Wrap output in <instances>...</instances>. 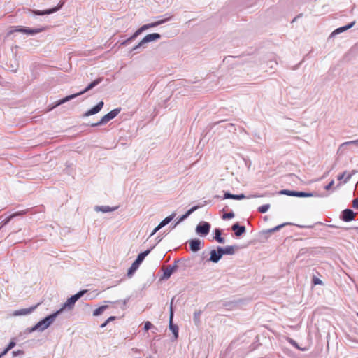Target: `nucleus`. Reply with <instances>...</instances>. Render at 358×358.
<instances>
[{
	"label": "nucleus",
	"instance_id": "35",
	"mask_svg": "<svg viewBox=\"0 0 358 358\" xmlns=\"http://www.w3.org/2000/svg\"><path fill=\"white\" fill-rule=\"evenodd\" d=\"M152 327V324L150 322L148 321L144 324V329L145 331L149 330Z\"/></svg>",
	"mask_w": 358,
	"mask_h": 358
},
{
	"label": "nucleus",
	"instance_id": "12",
	"mask_svg": "<svg viewBox=\"0 0 358 358\" xmlns=\"http://www.w3.org/2000/svg\"><path fill=\"white\" fill-rule=\"evenodd\" d=\"M356 215L352 210L346 208L341 213L339 217L343 222H349L355 220Z\"/></svg>",
	"mask_w": 358,
	"mask_h": 358
},
{
	"label": "nucleus",
	"instance_id": "36",
	"mask_svg": "<svg viewBox=\"0 0 358 358\" xmlns=\"http://www.w3.org/2000/svg\"><path fill=\"white\" fill-rule=\"evenodd\" d=\"M352 206L355 209H358V198L352 200Z\"/></svg>",
	"mask_w": 358,
	"mask_h": 358
},
{
	"label": "nucleus",
	"instance_id": "18",
	"mask_svg": "<svg viewBox=\"0 0 358 358\" xmlns=\"http://www.w3.org/2000/svg\"><path fill=\"white\" fill-rule=\"evenodd\" d=\"M202 206H194L192 207L190 209H189L184 215L180 216L179 218H178V220L175 222V226H177L178 224H180L181 222L187 219L192 213H194L195 210L199 209Z\"/></svg>",
	"mask_w": 358,
	"mask_h": 358
},
{
	"label": "nucleus",
	"instance_id": "28",
	"mask_svg": "<svg viewBox=\"0 0 358 358\" xmlns=\"http://www.w3.org/2000/svg\"><path fill=\"white\" fill-rule=\"evenodd\" d=\"M202 314V311L201 310H196L194 313V316H193V320L195 323L196 325H199L200 324V317Z\"/></svg>",
	"mask_w": 358,
	"mask_h": 358
},
{
	"label": "nucleus",
	"instance_id": "15",
	"mask_svg": "<svg viewBox=\"0 0 358 358\" xmlns=\"http://www.w3.org/2000/svg\"><path fill=\"white\" fill-rule=\"evenodd\" d=\"M28 212V209H26V210H21V211H18V212H16V213H13L12 215H9L8 217H6L3 220L1 221V222L0 223V229L4 227L5 225H6L13 218L17 217V216H20V215H24L25 214H27Z\"/></svg>",
	"mask_w": 358,
	"mask_h": 358
},
{
	"label": "nucleus",
	"instance_id": "44",
	"mask_svg": "<svg viewBox=\"0 0 358 358\" xmlns=\"http://www.w3.org/2000/svg\"><path fill=\"white\" fill-rule=\"evenodd\" d=\"M116 319V317L115 316H110V317H108L106 321V323H108L111 321H114Z\"/></svg>",
	"mask_w": 358,
	"mask_h": 358
},
{
	"label": "nucleus",
	"instance_id": "49",
	"mask_svg": "<svg viewBox=\"0 0 358 358\" xmlns=\"http://www.w3.org/2000/svg\"><path fill=\"white\" fill-rule=\"evenodd\" d=\"M108 323H106V321L105 322H103V324H101L100 327L101 328H104L106 325H107Z\"/></svg>",
	"mask_w": 358,
	"mask_h": 358
},
{
	"label": "nucleus",
	"instance_id": "14",
	"mask_svg": "<svg viewBox=\"0 0 358 358\" xmlns=\"http://www.w3.org/2000/svg\"><path fill=\"white\" fill-rule=\"evenodd\" d=\"M43 30V29H31L23 28L20 26H17V27H15L13 30L10 31L9 34H12L15 31H18V32H22V33L29 34H38V33L42 31Z\"/></svg>",
	"mask_w": 358,
	"mask_h": 358
},
{
	"label": "nucleus",
	"instance_id": "51",
	"mask_svg": "<svg viewBox=\"0 0 358 358\" xmlns=\"http://www.w3.org/2000/svg\"><path fill=\"white\" fill-rule=\"evenodd\" d=\"M93 298H94L93 296H87L85 298V299H86V300H92V299H93Z\"/></svg>",
	"mask_w": 358,
	"mask_h": 358
},
{
	"label": "nucleus",
	"instance_id": "32",
	"mask_svg": "<svg viewBox=\"0 0 358 358\" xmlns=\"http://www.w3.org/2000/svg\"><path fill=\"white\" fill-rule=\"evenodd\" d=\"M234 213L233 211H231L229 213H224L223 215H222V219L224 220H229V219H231L234 217Z\"/></svg>",
	"mask_w": 358,
	"mask_h": 358
},
{
	"label": "nucleus",
	"instance_id": "24",
	"mask_svg": "<svg viewBox=\"0 0 358 358\" xmlns=\"http://www.w3.org/2000/svg\"><path fill=\"white\" fill-rule=\"evenodd\" d=\"M160 37H161L160 34H159L157 33L150 34L146 35L142 39V43H146L148 42H151V41H153L160 38Z\"/></svg>",
	"mask_w": 358,
	"mask_h": 358
},
{
	"label": "nucleus",
	"instance_id": "17",
	"mask_svg": "<svg viewBox=\"0 0 358 358\" xmlns=\"http://www.w3.org/2000/svg\"><path fill=\"white\" fill-rule=\"evenodd\" d=\"M38 305H39V303H38L35 306H31L29 308H25L17 310L14 311L13 315L14 316L29 315V314L31 313L38 306Z\"/></svg>",
	"mask_w": 358,
	"mask_h": 358
},
{
	"label": "nucleus",
	"instance_id": "25",
	"mask_svg": "<svg viewBox=\"0 0 358 358\" xmlns=\"http://www.w3.org/2000/svg\"><path fill=\"white\" fill-rule=\"evenodd\" d=\"M62 6V3L59 5L57 7H55L52 9H48V10H43V11H40V10H34V13L35 15H47V14H51L54 12H56L57 10H58Z\"/></svg>",
	"mask_w": 358,
	"mask_h": 358
},
{
	"label": "nucleus",
	"instance_id": "1",
	"mask_svg": "<svg viewBox=\"0 0 358 358\" xmlns=\"http://www.w3.org/2000/svg\"><path fill=\"white\" fill-rule=\"evenodd\" d=\"M155 246L150 248V249H148L141 253L138 254L137 256V258L136 260L132 263L130 268L128 269L127 271V275L129 277H131L133 275L134 272L138 269L140 264L142 263V262L144 260L145 257L151 252V250L154 248Z\"/></svg>",
	"mask_w": 358,
	"mask_h": 358
},
{
	"label": "nucleus",
	"instance_id": "23",
	"mask_svg": "<svg viewBox=\"0 0 358 358\" xmlns=\"http://www.w3.org/2000/svg\"><path fill=\"white\" fill-rule=\"evenodd\" d=\"M118 208V206L110 207L108 206H96L94 210L97 212L109 213L115 211Z\"/></svg>",
	"mask_w": 358,
	"mask_h": 358
},
{
	"label": "nucleus",
	"instance_id": "13",
	"mask_svg": "<svg viewBox=\"0 0 358 358\" xmlns=\"http://www.w3.org/2000/svg\"><path fill=\"white\" fill-rule=\"evenodd\" d=\"M222 257L220 246H217V249H213L210 252V257L208 259V262L213 263H217Z\"/></svg>",
	"mask_w": 358,
	"mask_h": 358
},
{
	"label": "nucleus",
	"instance_id": "29",
	"mask_svg": "<svg viewBox=\"0 0 358 358\" xmlns=\"http://www.w3.org/2000/svg\"><path fill=\"white\" fill-rule=\"evenodd\" d=\"M108 308V306H99V308H96L94 312H93V315L94 316H99L101 314L103 313V312L107 309Z\"/></svg>",
	"mask_w": 358,
	"mask_h": 358
},
{
	"label": "nucleus",
	"instance_id": "55",
	"mask_svg": "<svg viewBox=\"0 0 358 358\" xmlns=\"http://www.w3.org/2000/svg\"><path fill=\"white\" fill-rule=\"evenodd\" d=\"M146 358H154V357H152V356H149V357H146Z\"/></svg>",
	"mask_w": 358,
	"mask_h": 358
},
{
	"label": "nucleus",
	"instance_id": "50",
	"mask_svg": "<svg viewBox=\"0 0 358 358\" xmlns=\"http://www.w3.org/2000/svg\"><path fill=\"white\" fill-rule=\"evenodd\" d=\"M25 332H26V333H28V334L32 333V331L30 330V327H29V328L26 329Z\"/></svg>",
	"mask_w": 358,
	"mask_h": 358
},
{
	"label": "nucleus",
	"instance_id": "34",
	"mask_svg": "<svg viewBox=\"0 0 358 358\" xmlns=\"http://www.w3.org/2000/svg\"><path fill=\"white\" fill-rule=\"evenodd\" d=\"M287 224H292L291 223H288V222H285V223L279 224V225L273 227V231H278L279 229L282 228L284 226L287 225Z\"/></svg>",
	"mask_w": 358,
	"mask_h": 358
},
{
	"label": "nucleus",
	"instance_id": "8",
	"mask_svg": "<svg viewBox=\"0 0 358 358\" xmlns=\"http://www.w3.org/2000/svg\"><path fill=\"white\" fill-rule=\"evenodd\" d=\"M266 195V194H251V195H249V196H245V194H233L230 192H225L224 194V196H223V199H235V200H241V199H251V198H259V197H263V196H265Z\"/></svg>",
	"mask_w": 358,
	"mask_h": 358
},
{
	"label": "nucleus",
	"instance_id": "41",
	"mask_svg": "<svg viewBox=\"0 0 358 358\" xmlns=\"http://www.w3.org/2000/svg\"><path fill=\"white\" fill-rule=\"evenodd\" d=\"M12 353H13V355L14 357H15V356L19 355H23L24 354V351L19 350H17V351H13Z\"/></svg>",
	"mask_w": 358,
	"mask_h": 358
},
{
	"label": "nucleus",
	"instance_id": "27",
	"mask_svg": "<svg viewBox=\"0 0 358 358\" xmlns=\"http://www.w3.org/2000/svg\"><path fill=\"white\" fill-rule=\"evenodd\" d=\"M176 213H173L172 214H171L169 216L165 217L162 221L160 222V223L159 224V227H164V226L167 225L169 223H170L173 220V218L176 217Z\"/></svg>",
	"mask_w": 358,
	"mask_h": 358
},
{
	"label": "nucleus",
	"instance_id": "46",
	"mask_svg": "<svg viewBox=\"0 0 358 358\" xmlns=\"http://www.w3.org/2000/svg\"><path fill=\"white\" fill-rule=\"evenodd\" d=\"M8 351H9V350H8L7 348H6L3 350V351L0 354L1 357L2 356L5 355L8 352Z\"/></svg>",
	"mask_w": 358,
	"mask_h": 358
},
{
	"label": "nucleus",
	"instance_id": "22",
	"mask_svg": "<svg viewBox=\"0 0 358 358\" xmlns=\"http://www.w3.org/2000/svg\"><path fill=\"white\" fill-rule=\"evenodd\" d=\"M103 106V102L100 101L99 103H98L97 105H96L95 106L92 108L90 110H87L84 114V116L87 117V116L92 115L94 114L99 113L102 109Z\"/></svg>",
	"mask_w": 358,
	"mask_h": 358
},
{
	"label": "nucleus",
	"instance_id": "30",
	"mask_svg": "<svg viewBox=\"0 0 358 358\" xmlns=\"http://www.w3.org/2000/svg\"><path fill=\"white\" fill-rule=\"evenodd\" d=\"M270 208V204H264L258 208V211L261 213H265Z\"/></svg>",
	"mask_w": 358,
	"mask_h": 358
},
{
	"label": "nucleus",
	"instance_id": "10",
	"mask_svg": "<svg viewBox=\"0 0 358 358\" xmlns=\"http://www.w3.org/2000/svg\"><path fill=\"white\" fill-rule=\"evenodd\" d=\"M211 225L209 222L201 221L196 227V232L201 236H206L210 232Z\"/></svg>",
	"mask_w": 358,
	"mask_h": 358
},
{
	"label": "nucleus",
	"instance_id": "2",
	"mask_svg": "<svg viewBox=\"0 0 358 358\" xmlns=\"http://www.w3.org/2000/svg\"><path fill=\"white\" fill-rule=\"evenodd\" d=\"M102 81V78H99L96 80H94V81H92L91 83H90L88 85V86L83 91L78 92V93H76V94H71V95H69V96H67L66 97H64V99L59 100L57 104V106H59V105H61L62 103H64L85 92H87V91L90 90L91 89H92L93 87H94L95 86H96L97 85H99L101 82Z\"/></svg>",
	"mask_w": 358,
	"mask_h": 358
},
{
	"label": "nucleus",
	"instance_id": "56",
	"mask_svg": "<svg viewBox=\"0 0 358 358\" xmlns=\"http://www.w3.org/2000/svg\"><path fill=\"white\" fill-rule=\"evenodd\" d=\"M357 316H358V313H357Z\"/></svg>",
	"mask_w": 358,
	"mask_h": 358
},
{
	"label": "nucleus",
	"instance_id": "45",
	"mask_svg": "<svg viewBox=\"0 0 358 358\" xmlns=\"http://www.w3.org/2000/svg\"><path fill=\"white\" fill-rule=\"evenodd\" d=\"M145 43H142V40L138 43V45H136L134 48L133 50H135L138 48H139L143 44H144Z\"/></svg>",
	"mask_w": 358,
	"mask_h": 358
},
{
	"label": "nucleus",
	"instance_id": "7",
	"mask_svg": "<svg viewBox=\"0 0 358 358\" xmlns=\"http://www.w3.org/2000/svg\"><path fill=\"white\" fill-rule=\"evenodd\" d=\"M174 299H175V297H173L171 301V303H170V308H169V329L172 331V333H173V334L174 336V339L176 340L178 338V327L176 324H174L173 323V314H174L173 304Z\"/></svg>",
	"mask_w": 358,
	"mask_h": 358
},
{
	"label": "nucleus",
	"instance_id": "20",
	"mask_svg": "<svg viewBox=\"0 0 358 358\" xmlns=\"http://www.w3.org/2000/svg\"><path fill=\"white\" fill-rule=\"evenodd\" d=\"M356 173V171L353 170L351 172L344 171L342 174L337 176V180H340L342 183H346Z\"/></svg>",
	"mask_w": 358,
	"mask_h": 358
},
{
	"label": "nucleus",
	"instance_id": "4",
	"mask_svg": "<svg viewBox=\"0 0 358 358\" xmlns=\"http://www.w3.org/2000/svg\"><path fill=\"white\" fill-rule=\"evenodd\" d=\"M187 262L185 259H175L173 264L168 265L165 268H163L164 273L162 275V278L167 280L169 279L172 273L176 271L178 268V263L182 264L183 267H186L185 262Z\"/></svg>",
	"mask_w": 358,
	"mask_h": 358
},
{
	"label": "nucleus",
	"instance_id": "19",
	"mask_svg": "<svg viewBox=\"0 0 358 358\" xmlns=\"http://www.w3.org/2000/svg\"><path fill=\"white\" fill-rule=\"evenodd\" d=\"M231 229L234 231V234L237 237L242 236L246 231L245 227L243 225H240L238 222L234 223L231 226Z\"/></svg>",
	"mask_w": 358,
	"mask_h": 358
},
{
	"label": "nucleus",
	"instance_id": "39",
	"mask_svg": "<svg viewBox=\"0 0 358 358\" xmlns=\"http://www.w3.org/2000/svg\"><path fill=\"white\" fill-rule=\"evenodd\" d=\"M30 330L34 332L35 331H40V326L38 323H36L34 327H30Z\"/></svg>",
	"mask_w": 358,
	"mask_h": 358
},
{
	"label": "nucleus",
	"instance_id": "38",
	"mask_svg": "<svg viewBox=\"0 0 358 358\" xmlns=\"http://www.w3.org/2000/svg\"><path fill=\"white\" fill-rule=\"evenodd\" d=\"M162 227H159V225L158 224L152 231V233L150 235V237L154 236L159 230H160Z\"/></svg>",
	"mask_w": 358,
	"mask_h": 358
},
{
	"label": "nucleus",
	"instance_id": "6",
	"mask_svg": "<svg viewBox=\"0 0 358 358\" xmlns=\"http://www.w3.org/2000/svg\"><path fill=\"white\" fill-rule=\"evenodd\" d=\"M164 22H166V20H162L153 22V23L143 25L141 28H139L137 31H136V32L131 37H129L125 41L122 42V45H124V44L127 43L128 42L135 39L143 31H145L149 28L154 27L159 24H161L164 23Z\"/></svg>",
	"mask_w": 358,
	"mask_h": 358
},
{
	"label": "nucleus",
	"instance_id": "5",
	"mask_svg": "<svg viewBox=\"0 0 358 358\" xmlns=\"http://www.w3.org/2000/svg\"><path fill=\"white\" fill-rule=\"evenodd\" d=\"M60 314V311H55V313L46 316L41 320H40L38 324L40 326V331H43L46 329H48L55 320L56 317Z\"/></svg>",
	"mask_w": 358,
	"mask_h": 358
},
{
	"label": "nucleus",
	"instance_id": "43",
	"mask_svg": "<svg viewBox=\"0 0 358 358\" xmlns=\"http://www.w3.org/2000/svg\"><path fill=\"white\" fill-rule=\"evenodd\" d=\"M334 180H331L328 185H327L324 188L325 189L328 190L331 188V187L334 185Z\"/></svg>",
	"mask_w": 358,
	"mask_h": 358
},
{
	"label": "nucleus",
	"instance_id": "26",
	"mask_svg": "<svg viewBox=\"0 0 358 358\" xmlns=\"http://www.w3.org/2000/svg\"><path fill=\"white\" fill-rule=\"evenodd\" d=\"M214 239L219 243H224L225 239L222 236V230L220 229H215L214 230Z\"/></svg>",
	"mask_w": 358,
	"mask_h": 358
},
{
	"label": "nucleus",
	"instance_id": "21",
	"mask_svg": "<svg viewBox=\"0 0 358 358\" xmlns=\"http://www.w3.org/2000/svg\"><path fill=\"white\" fill-rule=\"evenodd\" d=\"M236 249H238V245H227L224 248H222L220 246V250H221L222 256L224 255H232L235 253V250Z\"/></svg>",
	"mask_w": 358,
	"mask_h": 358
},
{
	"label": "nucleus",
	"instance_id": "37",
	"mask_svg": "<svg viewBox=\"0 0 358 358\" xmlns=\"http://www.w3.org/2000/svg\"><path fill=\"white\" fill-rule=\"evenodd\" d=\"M287 341H288V342H289L290 344H292L293 346H294V347H296V348H299L298 345H297V343H296L294 339H292V338H287Z\"/></svg>",
	"mask_w": 358,
	"mask_h": 358
},
{
	"label": "nucleus",
	"instance_id": "33",
	"mask_svg": "<svg viewBox=\"0 0 358 358\" xmlns=\"http://www.w3.org/2000/svg\"><path fill=\"white\" fill-rule=\"evenodd\" d=\"M313 284L314 285H322V281L320 279H319L318 278H317L316 276L313 275Z\"/></svg>",
	"mask_w": 358,
	"mask_h": 358
},
{
	"label": "nucleus",
	"instance_id": "54",
	"mask_svg": "<svg viewBox=\"0 0 358 358\" xmlns=\"http://www.w3.org/2000/svg\"><path fill=\"white\" fill-rule=\"evenodd\" d=\"M176 226H175V224H172V229L175 228Z\"/></svg>",
	"mask_w": 358,
	"mask_h": 358
},
{
	"label": "nucleus",
	"instance_id": "11",
	"mask_svg": "<svg viewBox=\"0 0 358 358\" xmlns=\"http://www.w3.org/2000/svg\"><path fill=\"white\" fill-rule=\"evenodd\" d=\"M119 112H120L119 109H115V110H111L110 112H109L108 113H107L106 115L103 116L99 122L92 124V127H96V126L107 123L110 120L115 117L117 115V114L119 113Z\"/></svg>",
	"mask_w": 358,
	"mask_h": 358
},
{
	"label": "nucleus",
	"instance_id": "42",
	"mask_svg": "<svg viewBox=\"0 0 358 358\" xmlns=\"http://www.w3.org/2000/svg\"><path fill=\"white\" fill-rule=\"evenodd\" d=\"M129 298L128 299H126L122 301V306L121 307L122 309L124 310L126 308V306H127V304L129 301Z\"/></svg>",
	"mask_w": 358,
	"mask_h": 358
},
{
	"label": "nucleus",
	"instance_id": "52",
	"mask_svg": "<svg viewBox=\"0 0 358 358\" xmlns=\"http://www.w3.org/2000/svg\"><path fill=\"white\" fill-rule=\"evenodd\" d=\"M267 232H268V233H273V232H275V231H273V228H272V229H268V230L267 231Z\"/></svg>",
	"mask_w": 358,
	"mask_h": 358
},
{
	"label": "nucleus",
	"instance_id": "40",
	"mask_svg": "<svg viewBox=\"0 0 358 358\" xmlns=\"http://www.w3.org/2000/svg\"><path fill=\"white\" fill-rule=\"evenodd\" d=\"M15 345H16L15 342V341H11L8 343V345H7V347H6V348H7L9 350H10L13 348H14V347L15 346Z\"/></svg>",
	"mask_w": 358,
	"mask_h": 358
},
{
	"label": "nucleus",
	"instance_id": "3",
	"mask_svg": "<svg viewBox=\"0 0 358 358\" xmlns=\"http://www.w3.org/2000/svg\"><path fill=\"white\" fill-rule=\"evenodd\" d=\"M87 290H80L76 294L71 296L66 300V301L64 303H63L62 308L57 311H60L61 313L64 309L72 310L74 307L76 302L82 296H83L85 294L87 293Z\"/></svg>",
	"mask_w": 358,
	"mask_h": 358
},
{
	"label": "nucleus",
	"instance_id": "47",
	"mask_svg": "<svg viewBox=\"0 0 358 358\" xmlns=\"http://www.w3.org/2000/svg\"><path fill=\"white\" fill-rule=\"evenodd\" d=\"M163 237H162L161 236H157L156 237V241H157V243H159L162 240Z\"/></svg>",
	"mask_w": 358,
	"mask_h": 358
},
{
	"label": "nucleus",
	"instance_id": "16",
	"mask_svg": "<svg viewBox=\"0 0 358 358\" xmlns=\"http://www.w3.org/2000/svg\"><path fill=\"white\" fill-rule=\"evenodd\" d=\"M188 242L190 250L194 252H198L201 248V245H203V243L199 238L191 239Z\"/></svg>",
	"mask_w": 358,
	"mask_h": 358
},
{
	"label": "nucleus",
	"instance_id": "9",
	"mask_svg": "<svg viewBox=\"0 0 358 358\" xmlns=\"http://www.w3.org/2000/svg\"><path fill=\"white\" fill-rule=\"evenodd\" d=\"M279 194L287 195L289 196L296 197H310L313 196V193H308L305 192H299L289 189H282L279 192Z\"/></svg>",
	"mask_w": 358,
	"mask_h": 358
},
{
	"label": "nucleus",
	"instance_id": "48",
	"mask_svg": "<svg viewBox=\"0 0 358 358\" xmlns=\"http://www.w3.org/2000/svg\"><path fill=\"white\" fill-rule=\"evenodd\" d=\"M131 350H132L133 352H140V350H139L138 348H133L131 349Z\"/></svg>",
	"mask_w": 358,
	"mask_h": 358
},
{
	"label": "nucleus",
	"instance_id": "53",
	"mask_svg": "<svg viewBox=\"0 0 358 358\" xmlns=\"http://www.w3.org/2000/svg\"><path fill=\"white\" fill-rule=\"evenodd\" d=\"M335 34H336V31H332V33H331V36H333V35H334Z\"/></svg>",
	"mask_w": 358,
	"mask_h": 358
},
{
	"label": "nucleus",
	"instance_id": "31",
	"mask_svg": "<svg viewBox=\"0 0 358 358\" xmlns=\"http://www.w3.org/2000/svg\"><path fill=\"white\" fill-rule=\"evenodd\" d=\"M353 25V23H351L347 26H345V27H339V28H337L336 29V31H337V34H340L341 32H343L344 31L348 29L349 28L352 27Z\"/></svg>",
	"mask_w": 358,
	"mask_h": 358
}]
</instances>
